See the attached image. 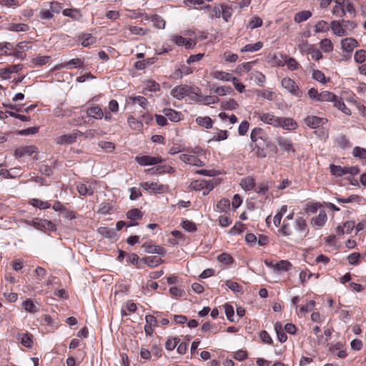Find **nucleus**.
I'll use <instances>...</instances> for the list:
<instances>
[{
  "instance_id": "f257e3e1",
  "label": "nucleus",
  "mask_w": 366,
  "mask_h": 366,
  "mask_svg": "<svg viewBox=\"0 0 366 366\" xmlns=\"http://www.w3.org/2000/svg\"><path fill=\"white\" fill-rule=\"evenodd\" d=\"M280 232L284 236H292L296 240H302L308 234L309 228L303 217H298L292 222L284 220Z\"/></svg>"
},
{
  "instance_id": "f03ea898",
  "label": "nucleus",
  "mask_w": 366,
  "mask_h": 366,
  "mask_svg": "<svg viewBox=\"0 0 366 366\" xmlns=\"http://www.w3.org/2000/svg\"><path fill=\"white\" fill-rule=\"evenodd\" d=\"M190 187L196 191H202L205 196L214 188V184L213 180L199 179L192 182Z\"/></svg>"
},
{
  "instance_id": "7ed1b4c3",
  "label": "nucleus",
  "mask_w": 366,
  "mask_h": 366,
  "mask_svg": "<svg viewBox=\"0 0 366 366\" xmlns=\"http://www.w3.org/2000/svg\"><path fill=\"white\" fill-rule=\"evenodd\" d=\"M281 85L287 89L292 95L297 97H302V92L297 85L295 81L290 77H285L282 79Z\"/></svg>"
},
{
  "instance_id": "20e7f679",
  "label": "nucleus",
  "mask_w": 366,
  "mask_h": 366,
  "mask_svg": "<svg viewBox=\"0 0 366 366\" xmlns=\"http://www.w3.org/2000/svg\"><path fill=\"white\" fill-rule=\"evenodd\" d=\"M255 116L262 122L269 124L274 127L280 126V117L275 116L272 113H255Z\"/></svg>"
},
{
  "instance_id": "39448f33",
  "label": "nucleus",
  "mask_w": 366,
  "mask_h": 366,
  "mask_svg": "<svg viewBox=\"0 0 366 366\" xmlns=\"http://www.w3.org/2000/svg\"><path fill=\"white\" fill-rule=\"evenodd\" d=\"M33 154H36L34 156L35 159H38L37 148L34 145L21 146L15 149L14 155L16 158H21L26 155L31 156Z\"/></svg>"
},
{
  "instance_id": "423d86ee",
  "label": "nucleus",
  "mask_w": 366,
  "mask_h": 366,
  "mask_svg": "<svg viewBox=\"0 0 366 366\" xmlns=\"http://www.w3.org/2000/svg\"><path fill=\"white\" fill-rule=\"evenodd\" d=\"M140 186L146 191H151L157 194H162L167 190V186L157 182H144L140 183Z\"/></svg>"
},
{
  "instance_id": "0eeeda50",
  "label": "nucleus",
  "mask_w": 366,
  "mask_h": 366,
  "mask_svg": "<svg viewBox=\"0 0 366 366\" xmlns=\"http://www.w3.org/2000/svg\"><path fill=\"white\" fill-rule=\"evenodd\" d=\"M135 161L141 166L155 165L162 162L160 157L137 156Z\"/></svg>"
},
{
  "instance_id": "6e6552de",
  "label": "nucleus",
  "mask_w": 366,
  "mask_h": 366,
  "mask_svg": "<svg viewBox=\"0 0 366 366\" xmlns=\"http://www.w3.org/2000/svg\"><path fill=\"white\" fill-rule=\"evenodd\" d=\"M304 122L309 127L315 129L325 125L327 122V119L317 116H307Z\"/></svg>"
},
{
  "instance_id": "1a4fd4ad",
  "label": "nucleus",
  "mask_w": 366,
  "mask_h": 366,
  "mask_svg": "<svg viewBox=\"0 0 366 366\" xmlns=\"http://www.w3.org/2000/svg\"><path fill=\"white\" fill-rule=\"evenodd\" d=\"M82 135L83 133L79 131H75L72 134H64L56 139L57 144H70L76 142L77 135Z\"/></svg>"
},
{
  "instance_id": "9d476101",
  "label": "nucleus",
  "mask_w": 366,
  "mask_h": 366,
  "mask_svg": "<svg viewBox=\"0 0 366 366\" xmlns=\"http://www.w3.org/2000/svg\"><path fill=\"white\" fill-rule=\"evenodd\" d=\"M276 142L282 151L295 152L292 142L289 138L280 136L276 138Z\"/></svg>"
},
{
  "instance_id": "9b49d317",
  "label": "nucleus",
  "mask_w": 366,
  "mask_h": 366,
  "mask_svg": "<svg viewBox=\"0 0 366 366\" xmlns=\"http://www.w3.org/2000/svg\"><path fill=\"white\" fill-rule=\"evenodd\" d=\"M142 247L146 253L158 254L162 256L166 254V249L161 246L153 245L150 243L146 242L144 243Z\"/></svg>"
},
{
  "instance_id": "f8f14e48",
  "label": "nucleus",
  "mask_w": 366,
  "mask_h": 366,
  "mask_svg": "<svg viewBox=\"0 0 366 366\" xmlns=\"http://www.w3.org/2000/svg\"><path fill=\"white\" fill-rule=\"evenodd\" d=\"M327 219L325 210H320L318 215L312 218L311 224L317 229L323 227Z\"/></svg>"
},
{
  "instance_id": "ddd939ff",
  "label": "nucleus",
  "mask_w": 366,
  "mask_h": 366,
  "mask_svg": "<svg viewBox=\"0 0 366 366\" xmlns=\"http://www.w3.org/2000/svg\"><path fill=\"white\" fill-rule=\"evenodd\" d=\"M211 76L216 79L226 81H237V79L232 76V74L227 73L223 71H213L211 73Z\"/></svg>"
},
{
  "instance_id": "4468645a",
  "label": "nucleus",
  "mask_w": 366,
  "mask_h": 366,
  "mask_svg": "<svg viewBox=\"0 0 366 366\" xmlns=\"http://www.w3.org/2000/svg\"><path fill=\"white\" fill-rule=\"evenodd\" d=\"M201 9H207L209 17L212 19L214 18H219L221 16L220 5H214V6H212L209 4H205L204 3Z\"/></svg>"
},
{
  "instance_id": "2eb2a0df",
  "label": "nucleus",
  "mask_w": 366,
  "mask_h": 366,
  "mask_svg": "<svg viewBox=\"0 0 366 366\" xmlns=\"http://www.w3.org/2000/svg\"><path fill=\"white\" fill-rule=\"evenodd\" d=\"M285 130H295L297 127V123L290 117H280V126Z\"/></svg>"
},
{
  "instance_id": "dca6fc26",
  "label": "nucleus",
  "mask_w": 366,
  "mask_h": 366,
  "mask_svg": "<svg viewBox=\"0 0 366 366\" xmlns=\"http://www.w3.org/2000/svg\"><path fill=\"white\" fill-rule=\"evenodd\" d=\"M358 46L356 39L353 38H345L341 41L342 49L346 52H351Z\"/></svg>"
},
{
  "instance_id": "f3484780",
  "label": "nucleus",
  "mask_w": 366,
  "mask_h": 366,
  "mask_svg": "<svg viewBox=\"0 0 366 366\" xmlns=\"http://www.w3.org/2000/svg\"><path fill=\"white\" fill-rule=\"evenodd\" d=\"M187 89L188 90L187 85L177 86L172 89L171 95L177 99H182L186 97Z\"/></svg>"
},
{
  "instance_id": "a211bd4d",
  "label": "nucleus",
  "mask_w": 366,
  "mask_h": 366,
  "mask_svg": "<svg viewBox=\"0 0 366 366\" xmlns=\"http://www.w3.org/2000/svg\"><path fill=\"white\" fill-rule=\"evenodd\" d=\"M141 262H144L149 267H155L164 262V260L157 256H149L141 259Z\"/></svg>"
},
{
  "instance_id": "6ab92c4d",
  "label": "nucleus",
  "mask_w": 366,
  "mask_h": 366,
  "mask_svg": "<svg viewBox=\"0 0 366 366\" xmlns=\"http://www.w3.org/2000/svg\"><path fill=\"white\" fill-rule=\"evenodd\" d=\"M331 29L332 32L338 36H342L346 34L345 29L344 28L343 24H342L340 21L334 20L330 24Z\"/></svg>"
},
{
  "instance_id": "aec40b11",
  "label": "nucleus",
  "mask_w": 366,
  "mask_h": 366,
  "mask_svg": "<svg viewBox=\"0 0 366 366\" xmlns=\"http://www.w3.org/2000/svg\"><path fill=\"white\" fill-rule=\"evenodd\" d=\"M17 339L21 341L23 346L26 347H31L33 345V335L29 332L23 334H18Z\"/></svg>"
},
{
  "instance_id": "412c9836",
  "label": "nucleus",
  "mask_w": 366,
  "mask_h": 366,
  "mask_svg": "<svg viewBox=\"0 0 366 366\" xmlns=\"http://www.w3.org/2000/svg\"><path fill=\"white\" fill-rule=\"evenodd\" d=\"M186 97L192 101H199L201 97V91L199 87L187 86Z\"/></svg>"
},
{
  "instance_id": "4be33fe9",
  "label": "nucleus",
  "mask_w": 366,
  "mask_h": 366,
  "mask_svg": "<svg viewBox=\"0 0 366 366\" xmlns=\"http://www.w3.org/2000/svg\"><path fill=\"white\" fill-rule=\"evenodd\" d=\"M163 114L170 121L174 122H179L182 119V113L172 109H164L163 110Z\"/></svg>"
},
{
  "instance_id": "5701e85b",
  "label": "nucleus",
  "mask_w": 366,
  "mask_h": 366,
  "mask_svg": "<svg viewBox=\"0 0 366 366\" xmlns=\"http://www.w3.org/2000/svg\"><path fill=\"white\" fill-rule=\"evenodd\" d=\"M71 66H73L75 68L82 66L83 61L80 59H78V58L72 59L69 61H66L64 63H61V64L57 65L56 68L59 69H64V68L69 69V68H71Z\"/></svg>"
},
{
  "instance_id": "b1692460",
  "label": "nucleus",
  "mask_w": 366,
  "mask_h": 366,
  "mask_svg": "<svg viewBox=\"0 0 366 366\" xmlns=\"http://www.w3.org/2000/svg\"><path fill=\"white\" fill-rule=\"evenodd\" d=\"M86 114L88 117H91L97 119H101L104 117L102 109L98 106L88 108L86 110Z\"/></svg>"
},
{
  "instance_id": "393cba45",
  "label": "nucleus",
  "mask_w": 366,
  "mask_h": 366,
  "mask_svg": "<svg viewBox=\"0 0 366 366\" xmlns=\"http://www.w3.org/2000/svg\"><path fill=\"white\" fill-rule=\"evenodd\" d=\"M239 184L244 190L249 191L255 187L254 179L251 177L243 178L241 179Z\"/></svg>"
},
{
  "instance_id": "a878e982",
  "label": "nucleus",
  "mask_w": 366,
  "mask_h": 366,
  "mask_svg": "<svg viewBox=\"0 0 366 366\" xmlns=\"http://www.w3.org/2000/svg\"><path fill=\"white\" fill-rule=\"evenodd\" d=\"M6 29L11 31H26L29 29V26L26 24H14L9 23L7 24Z\"/></svg>"
},
{
  "instance_id": "bb28decb",
  "label": "nucleus",
  "mask_w": 366,
  "mask_h": 366,
  "mask_svg": "<svg viewBox=\"0 0 366 366\" xmlns=\"http://www.w3.org/2000/svg\"><path fill=\"white\" fill-rule=\"evenodd\" d=\"M128 102H131L132 104L137 103L144 109H146L149 104L147 99L142 96L131 97H129Z\"/></svg>"
},
{
  "instance_id": "cd10ccee",
  "label": "nucleus",
  "mask_w": 366,
  "mask_h": 366,
  "mask_svg": "<svg viewBox=\"0 0 366 366\" xmlns=\"http://www.w3.org/2000/svg\"><path fill=\"white\" fill-rule=\"evenodd\" d=\"M269 182L263 181L257 185L255 184L254 191L259 194L265 196L269 190Z\"/></svg>"
},
{
  "instance_id": "c85d7f7f",
  "label": "nucleus",
  "mask_w": 366,
  "mask_h": 366,
  "mask_svg": "<svg viewBox=\"0 0 366 366\" xmlns=\"http://www.w3.org/2000/svg\"><path fill=\"white\" fill-rule=\"evenodd\" d=\"M173 41L178 46H185L186 48H190L194 43L191 39L187 40L182 36H174L172 38Z\"/></svg>"
},
{
  "instance_id": "c756f323",
  "label": "nucleus",
  "mask_w": 366,
  "mask_h": 366,
  "mask_svg": "<svg viewBox=\"0 0 366 366\" xmlns=\"http://www.w3.org/2000/svg\"><path fill=\"white\" fill-rule=\"evenodd\" d=\"M62 14L64 16H68L75 20H79L81 18V14L76 9H66L62 11Z\"/></svg>"
},
{
  "instance_id": "7c9ffc66",
  "label": "nucleus",
  "mask_w": 366,
  "mask_h": 366,
  "mask_svg": "<svg viewBox=\"0 0 366 366\" xmlns=\"http://www.w3.org/2000/svg\"><path fill=\"white\" fill-rule=\"evenodd\" d=\"M274 330L277 335V338L279 341L282 343L286 342L287 339V336L285 333L282 324L279 322H276L274 325Z\"/></svg>"
},
{
  "instance_id": "2f4dec72",
  "label": "nucleus",
  "mask_w": 366,
  "mask_h": 366,
  "mask_svg": "<svg viewBox=\"0 0 366 366\" xmlns=\"http://www.w3.org/2000/svg\"><path fill=\"white\" fill-rule=\"evenodd\" d=\"M77 191L80 195H92L94 190L91 186H87L85 184H78L76 186Z\"/></svg>"
},
{
  "instance_id": "473e14b6",
  "label": "nucleus",
  "mask_w": 366,
  "mask_h": 366,
  "mask_svg": "<svg viewBox=\"0 0 366 366\" xmlns=\"http://www.w3.org/2000/svg\"><path fill=\"white\" fill-rule=\"evenodd\" d=\"M312 13L310 11L305 10L300 12L297 13L295 15L294 21L296 23H301L307 20L310 17H311Z\"/></svg>"
},
{
  "instance_id": "72a5a7b5",
  "label": "nucleus",
  "mask_w": 366,
  "mask_h": 366,
  "mask_svg": "<svg viewBox=\"0 0 366 366\" xmlns=\"http://www.w3.org/2000/svg\"><path fill=\"white\" fill-rule=\"evenodd\" d=\"M220 8L222 17L226 22L229 21L232 14V7L225 4H222L220 5Z\"/></svg>"
},
{
  "instance_id": "f704fd0d",
  "label": "nucleus",
  "mask_w": 366,
  "mask_h": 366,
  "mask_svg": "<svg viewBox=\"0 0 366 366\" xmlns=\"http://www.w3.org/2000/svg\"><path fill=\"white\" fill-rule=\"evenodd\" d=\"M263 46L262 41H257L254 44H247L241 49L242 52H254L259 51Z\"/></svg>"
},
{
  "instance_id": "c9c22d12",
  "label": "nucleus",
  "mask_w": 366,
  "mask_h": 366,
  "mask_svg": "<svg viewBox=\"0 0 366 366\" xmlns=\"http://www.w3.org/2000/svg\"><path fill=\"white\" fill-rule=\"evenodd\" d=\"M291 267V263L287 260H281L274 264V269L277 272H287Z\"/></svg>"
},
{
  "instance_id": "e433bc0d",
  "label": "nucleus",
  "mask_w": 366,
  "mask_h": 366,
  "mask_svg": "<svg viewBox=\"0 0 366 366\" xmlns=\"http://www.w3.org/2000/svg\"><path fill=\"white\" fill-rule=\"evenodd\" d=\"M335 144L341 149L350 147V141L345 135H340L335 139Z\"/></svg>"
},
{
  "instance_id": "4c0bfd02",
  "label": "nucleus",
  "mask_w": 366,
  "mask_h": 366,
  "mask_svg": "<svg viewBox=\"0 0 366 366\" xmlns=\"http://www.w3.org/2000/svg\"><path fill=\"white\" fill-rule=\"evenodd\" d=\"M239 107L238 103L233 99H230L228 101L222 102L221 107L225 110H234Z\"/></svg>"
},
{
  "instance_id": "58836bf2",
  "label": "nucleus",
  "mask_w": 366,
  "mask_h": 366,
  "mask_svg": "<svg viewBox=\"0 0 366 366\" xmlns=\"http://www.w3.org/2000/svg\"><path fill=\"white\" fill-rule=\"evenodd\" d=\"M196 122L202 127H204L207 129H210L212 127V119L209 117H199L196 119Z\"/></svg>"
},
{
  "instance_id": "ea45409f",
  "label": "nucleus",
  "mask_w": 366,
  "mask_h": 366,
  "mask_svg": "<svg viewBox=\"0 0 366 366\" xmlns=\"http://www.w3.org/2000/svg\"><path fill=\"white\" fill-rule=\"evenodd\" d=\"M127 217L131 221L142 219L143 214L139 209H132L127 212Z\"/></svg>"
},
{
  "instance_id": "a19ab883",
  "label": "nucleus",
  "mask_w": 366,
  "mask_h": 366,
  "mask_svg": "<svg viewBox=\"0 0 366 366\" xmlns=\"http://www.w3.org/2000/svg\"><path fill=\"white\" fill-rule=\"evenodd\" d=\"M30 204L41 209H48L51 207L48 202H44L38 199H32L29 201Z\"/></svg>"
},
{
  "instance_id": "79ce46f5",
  "label": "nucleus",
  "mask_w": 366,
  "mask_h": 366,
  "mask_svg": "<svg viewBox=\"0 0 366 366\" xmlns=\"http://www.w3.org/2000/svg\"><path fill=\"white\" fill-rule=\"evenodd\" d=\"M98 232L103 237L106 238H113L115 236V231L114 229H110L107 227H101L98 229Z\"/></svg>"
},
{
  "instance_id": "37998d69",
  "label": "nucleus",
  "mask_w": 366,
  "mask_h": 366,
  "mask_svg": "<svg viewBox=\"0 0 366 366\" xmlns=\"http://www.w3.org/2000/svg\"><path fill=\"white\" fill-rule=\"evenodd\" d=\"M22 306L26 312L30 313H35L38 311L37 306L34 305L33 301L31 300H26L24 301L22 304Z\"/></svg>"
},
{
  "instance_id": "c03bdc74",
  "label": "nucleus",
  "mask_w": 366,
  "mask_h": 366,
  "mask_svg": "<svg viewBox=\"0 0 366 366\" xmlns=\"http://www.w3.org/2000/svg\"><path fill=\"white\" fill-rule=\"evenodd\" d=\"M180 158L184 162L191 165L197 164L200 162V159L194 155L183 154Z\"/></svg>"
},
{
  "instance_id": "a18cd8bd",
  "label": "nucleus",
  "mask_w": 366,
  "mask_h": 366,
  "mask_svg": "<svg viewBox=\"0 0 366 366\" xmlns=\"http://www.w3.org/2000/svg\"><path fill=\"white\" fill-rule=\"evenodd\" d=\"M214 92L219 96H225L231 94L233 92V89L231 86H222L216 87Z\"/></svg>"
},
{
  "instance_id": "49530a36",
  "label": "nucleus",
  "mask_w": 366,
  "mask_h": 366,
  "mask_svg": "<svg viewBox=\"0 0 366 366\" xmlns=\"http://www.w3.org/2000/svg\"><path fill=\"white\" fill-rule=\"evenodd\" d=\"M335 96L333 93L327 91L322 92L320 93L319 100L320 102H332L335 99Z\"/></svg>"
},
{
  "instance_id": "de8ad7c7",
  "label": "nucleus",
  "mask_w": 366,
  "mask_h": 366,
  "mask_svg": "<svg viewBox=\"0 0 366 366\" xmlns=\"http://www.w3.org/2000/svg\"><path fill=\"white\" fill-rule=\"evenodd\" d=\"M152 21L153 22L154 26L158 29H164L165 27L166 22L164 19L159 15H154L152 16Z\"/></svg>"
},
{
  "instance_id": "09e8293b",
  "label": "nucleus",
  "mask_w": 366,
  "mask_h": 366,
  "mask_svg": "<svg viewBox=\"0 0 366 366\" xmlns=\"http://www.w3.org/2000/svg\"><path fill=\"white\" fill-rule=\"evenodd\" d=\"M330 168L331 173L335 176L341 177L345 174V167H342L340 166L330 164Z\"/></svg>"
},
{
  "instance_id": "8fccbe9b",
  "label": "nucleus",
  "mask_w": 366,
  "mask_h": 366,
  "mask_svg": "<svg viewBox=\"0 0 366 366\" xmlns=\"http://www.w3.org/2000/svg\"><path fill=\"white\" fill-rule=\"evenodd\" d=\"M315 32H325L329 30V26L327 21L320 20L315 25Z\"/></svg>"
},
{
  "instance_id": "3c124183",
  "label": "nucleus",
  "mask_w": 366,
  "mask_h": 366,
  "mask_svg": "<svg viewBox=\"0 0 366 366\" xmlns=\"http://www.w3.org/2000/svg\"><path fill=\"white\" fill-rule=\"evenodd\" d=\"M355 61L358 64H362L366 60V51L360 49L356 51L354 55Z\"/></svg>"
},
{
  "instance_id": "603ef678",
  "label": "nucleus",
  "mask_w": 366,
  "mask_h": 366,
  "mask_svg": "<svg viewBox=\"0 0 366 366\" xmlns=\"http://www.w3.org/2000/svg\"><path fill=\"white\" fill-rule=\"evenodd\" d=\"M81 44L84 46H89L95 42V38L90 34H83L81 37Z\"/></svg>"
},
{
  "instance_id": "864d4df0",
  "label": "nucleus",
  "mask_w": 366,
  "mask_h": 366,
  "mask_svg": "<svg viewBox=\"0 0 366 366\" xmlns=\"http://www.w3.org/2000/svg\"><path fill=\"white\" fill-rule=\"evenodd\" d=\"M225 285L229 289H230L233 292H235V293L242 292V287L237 282L227 280L225 283Z\"/></svg>"
},
{
  "instance_id": "5fc2aeb1",
  "label": "nucleus",
  "mask_w": 366,
  "mask_h": 366,
  "mask_svg": "<svg viewBox=\"0 0 366 366\" xmlns=\"http://www.w3.org/2000/svg\"><path fill=\"white\" fill-rule=\"evenodd\" d=\"M160 89L159 84L153 80L147 81L144 88V91L157 92Z\"/></svg>"
},
{
  "instance_id": "6e6d98bb",
  "label": "nucleus",
  "mask_w": 366,
  "mask_h": 366,
  "mask_svg": "<svg viewBox=\"0 0 366 366\" xmlns=\"http://www.w3.org/2000/svg\"><path fill=\"white\" fill-rule=\"evenodd\" d=\"M199 99V101H201V102L205 105L216 104L219 101V98L216 96H206L204 97H201Z\"/></svg>"
},
{
  "instance_id": "4d7b16f0",
  "label": "nucleus",
  "mask_w": 366,
  "mask_h": 366,
  "mask_svg": "<svg viewBox=\"0 0 366 366\" xmlns=\"http://www.w3.org/2000/svg\"><path fill=\"white\" fill-rule=\"evenodd\" d=\"M320 44L322 49L325 52H330L333 49L332 41L329 39H322Z\"/></svg>"
},
{
  "instance_id": "13d9d810",
  "label": "nucleus",
  "mask_w": 366,
  "mask_h": 366,
  "mask_svg": "<svg viewBox=\"0 0 366 366\" xmlns=\"http://www.w3.org/2000/svg\"><path fill=\"white\" fill-rule=\"evenodd\" d=\"M362 197L359 195L352 194L347 198H337L338 202L341 203H350L353 202H360Z\"/></svg>"
},
{
  "instance_id": "bf43d9fd",
  "label": "nucleus",
  "mask_w": 366,
  "mask_h": 366,
  "mask_svg": "<svg viewBox=\"0 0 366 366\" xmlns=\"http://www.w3.org/2000/svg\"><path fill=\"white\" fill-rule=\"evenodd\" d=\"M262 133V129L259 127H256L253 129L250 134V139L252 142H256L259 139H262L261 134Z\"/></svg>"
},
{
  "instance_id": "052dcab7",
  "label": "nucleus",
  "mask_w": 366,
  "mask_h": 366,
  "mask_svg": "<svg viewBox=\"0 0 366 366\" xmlns=\"http://www.w3.org/2000/svg\"><path fill=\"white\" fill-rule=\"evenodd\" d=\"M230 206V202L227 199L219 200L217 204V207L220 212H226Z\"/></svg>"
},
{
  "instance_id": "680f3d73",
  "label": "nucleus",
  "mask_w": 366,
  "mask_h": 366,
  "mask_svg": "<svg viewBox=\"0 0 366 366\" xmlns=\"http://www.w3.org/2000/svg\"><path fill=\"white\" fill-rule=\"evenodd\" d=\"M312 78L321 83H326L327 81L324 73L320 70L314 69L312 71Z\"/></svg>"
},
{
  "instance_id": "e2e57ef3",
  "label": "nucleus",
  "mask_w": 366,
  "mask_h": 366,
  "mask_svg": "<svg viewBox=\"0 0 366 366\" xmlns=\"http://www.w3.org/2000/svg\"><path fill=\"white\" fill-rule=\"evenodd\" d=\"M224 308L228 320L230 322H234V319L232 318L234 314L233 307L231 305L227 303L224 305Z\"/></svg>"
},
{
  "instance_id": "0e129e2a",
  "label": "nucleus",
  "mask_w": 366,
  "mask_h": 366,
  "mask_svg": "<svg viewBox=\"0 0 366 366\" xmlns=\"http://www.w3.org/2000/svg\"><path fill=\"white\" fill-rule=\"evenodd\" d=\"M179 340H180L178 337L167 340L165 344L166 349L168 350H173L177 346Z\"/></svg>"
},
{
  "instance_id": "69168bd1",
  "label": "nucleus",
  "mask_w": 366,
  "mask_h": 366,
  "mask_svg": "<svg viewBox=\"0 0 366 366\" xmlns=\"http://www.w3.org/2000/svg\"><path fill=\"white\" fill-rule=\"evenodd\" d=\"M262 25V20L261 18L254 16L249 21L248 26L251 29L258 28Z\"/></svg>"
},
{
  "instance_id": "338daca9",
  "label": "nucleus",
  "mask_w": 366,
  "mask_h": 366,
  "mask_svg": "<svg viewBox=\"0 0 366 366\" xmlns=\"http://www.w3.org/2000/svg\"><path fill=\"white\" fill-rule=\"evenodd\" d=\"M352 154L355 157H360L361 159H366V149L363 148H360L359 147H355L353 149Z\"/></svg>"
},
{
  "instance_id": "774afa93",
  "label": "nucleus",
  "mask_w": 366,
  "mask_h": 366,
  "mask_svg": "<svg viewBox=\"0 0 366 366\" xmlns=\"http://www.w3.org/2000/svg\"><path fill=\"white\" fill-rule=\"evenodd\" d=\"M219 262L228 264L233 262L232 257L227 253H222L217 257Z\"/></svg>"
}]
</instances>
